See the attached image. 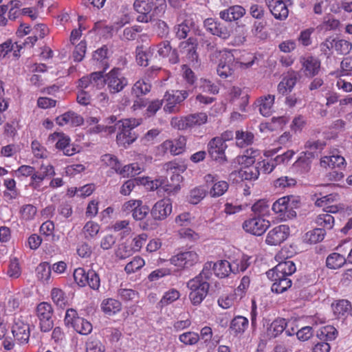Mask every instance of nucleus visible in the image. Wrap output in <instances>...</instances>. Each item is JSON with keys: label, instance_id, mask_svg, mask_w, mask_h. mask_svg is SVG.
Returning <instances> with one entry per match:
<instances>
[{"label": "nucleus", "instance_id": "f257e3e1", "mask_svg": "<svg viewBox=\"0 0 352 352\" xmlns=\"http://www.w3.org/2000/svg\"><path fill=\"white\" fill-rule=\"evenodd\" d=\"M135 10L139 14L137 21L148 23L155 17H162L167 8L166 0H135Z\"/></svg>", "mask_w": 352, "mask_h": 352}, {"label": "nucleus", "instance_id": "f03ea898", "mask_svg": "<svg viewBox=\"0 0 352 352\" xmlns=\"http://www.w3.org/2000/svg\"><path fill=\"white\" fill-rule=\"evenodd\" d=\"M255 57L250 55V60L248 62L235 61L234 56L230 52H224L221 56L217 72L222 78L231 76L234 69L240 66L241 68H248L254 64Z\"/></svg>", "mask_w": 352, "mask_h": 352}, {"label": "nucleus", "instance_id": "7ed1b4c3", "mask_svg": "<svg viewBox=\"0 0 352 352\" xmlns=\"http://www.w3.org/2000/svg\"><path fill=\"white\" fill-rule=\"evenodd\" d=\"M141 123L140 119L129 118L120 120L117 124L120 131L116 136V140L119 145L126 147L134 142L137 135L132 130Z\"/></svg>", "mask_w": 352, "mask_h": 352}, {"label": "nucleus", "instance_id": "20e7f679", "mask_svg": "<svg viewBox=\"0 0 352 352\" xmlns=\"http://www.w3.org/2000/svg\"><path fill=\"white\" fill-rule=\"evenodd\" d=\"M209 283L206 280H199V277H194L187 283V287L190 290L189 299L194 306L199 305L207 296L209 290Z\"/></svg>", "mask_w": 352, "mask_h": 352}, {"label": "nucleus", "instance_id": "39448f33", "mask_svg": "<svg viewBox=\"0 0 352 352\" xmlns=\"http://www.w3.org/2000/svg\"><path fill=\"white\" fill-rule=\"evenodd\" d=\"M107 85L110 94H118L122 91L128 85V79L123 75L119 68L112 69L102 78V83Z\"/></svg>", "mask_w": 352, "mask_h": 352}, {"label": "nucleus", "instance_id": "423d86ee", "mask_svg": "<svg viewBox=\"0 0 352 352\" xmlns=\"http://www.w3.org/2000/svg\"><path fill=\"white\" fill-rule=\"evenodd\" d=\"M54 167L50 164H42L38 170L30 178L29 186L33 190L38 192L43 191L46 187L43 186V181L55 175Z\"/></svg>", "mask_w": 352, "mask_h": 352}, {"label": "nucleus", "instance_id": "0eeeda50", "mask_svg": "<svg viewBox=\"0 0 352 352\" xmlns=\"http://www.w3.org/2000/svg\"><path fill=\"white\" fill-rule=\"evenodd\" d=\"M188 96V92L186 90L166 91L162 100L165 102L164 107V111L168 113L178 112L179 111V104Z\"/></svg>", "mask_w": 352, "mask_h": 352}, {"label": "nucleus", "instance_id": "6e6552de", "mask_svg": "<svg viewBox=\"0 0 352 352\" xmlns=\"http://www.w3.org/2000/svg\"><path fill=\"white\" fill-rule=\"evenodd\" d=\"M12 333L20 344H27L30 339V325L26 318L22 316H15L12 327Z\"/></svg>", "mask_w": 352, "mask_h": 352}, {"label": "nucleus", "instance_id": "1a4fd4ad", "mask_svg": "<svg viewBox=\"0 0 352 352\" xmlns=\"http://www.w3.org/2000/svg\"><path fill=\"white\" fill-rule=\"evenodd\" d=\"M199 261V256L194 250L180 252L170 258V263L180 269L190 268Z\"/></svg>", "mask_w": 352, "mask_h": 352}, {"label": "nucleus", "instance_id": "9d476101", "mask_svg": "<svg viewBox=\"0 0 352 352\" xmlns=\"http://www.w3.org/2000/svg\"><path fill=\"white\" fill-rule=\"evenodd\" d=\"M53 309L46 302L39 303L36 307V316L40 321V329L43 332H48L53 327Z\"/></svg>", "mask_w": 352, "mask_h": 352}, {"label": "nucleus", "instance_id": "9b49d317", "mask_svg": "<svg viewBox=\"0 0 352 352\" xmlns=\"http://www.w3.org/2000/svg\"><path fill=\"white\" fill-rule=\"evenodd\" d=\"M204 27L211 34L223 40H227L231 35V29L216 19H206L204 21Z\"/></svg>", "mask_w": 352, "mask_h": 352}, {"label": "nucleus", "instance_id": "f8f14e48", "mask_svg": "<svg viewBox=\"0 0 352 352\" xmlns=\"http://www.w3.org/2000/svg\"><path fill=\"white\" fill-rule=\"evenodd\" d=\"M270 226V222L259 216L250 218L243 223V230L254 235L261 236Z\"/></svg>", "mask_w": 352, "mask_h": 352}, {"label": "nucleus", "instance_id": "ddd939ff", "mask_svg": "<svg viewBox=\"0 0 352 352\" xmlns=\"http://www.w3.org/2000/svg\"><path fill=\"white\" fill-rule=\"evenodd\" d=\"M186 145V138L180 136L174 140L164 141L158 146V150L163 153H170L173 155H177L184 152Z\"/></svg>", "mask_w": 352, "mask_h": 352}, {"label": "nucleus", "instance_id": "4468645a", "mask_svg": "<svg viewBox=\"0 0 352 352\" xmlns=\"http://www.w3.org/2000/svg\"><path fill=\"white\" fill-rule=\"evenodd\" d=\"M228 146L219 137L213 138L208 144V152L210 157L217 162H224L227 160L226 149Z\"/></svg>", "mask_w": 352, "mask_h": 352}, {"label": "nucleus", "instance_id": "2eb2a0df", "mask_svg": "<svg viewBox=\"0 0 352 352\" xmlns=\"http://www.w3.org/2000/svg\"><path fill=\"white\" fill-rule=\"evenodd\" d=\"M289 234V226L287 225H280L274 228L267 233L265 242L270 245H277L285 241Z\"/></svg>", "mask_w": 352, "mask_h": 352}, {"label": "nucleus", "instance_id": "dca6fc26", "mask_svg": "<svg viewBox=\"0 0 352 352\" xmlns=\"http://www.w3.org/2000/svg\"><path fill=\"white\" fill-rule=\"evenodd\" d=\"M172 203L169 199H162L153 206L151 214L155 220L162 221L172 212Z\"/></svg>", "mask_w": 352, "mask_h": 352}, {"label": "nucleus", "instance_id": "f3484780", "mask_svg": "<svg viewBox=\"0 0 352 352\" xmlns=\"http://www.w3.org/2000/svg\"><path fill=\"white\" fill-rule=\"evenodd\" d=\"M300 63L302 65V70L306 76H314L318 74L320 60L317 57L306 55L300 57Z\"/></svg>", "mask_w": 352, "mask_h": 352}, {"label": "nucleus", "instance_id": "a211bd4d", "mask_svg": "<svg viewBox=\"0 0 352 352\" xmlns=\"http://www.w3.org/2000/svg\"><path fill=\"white\" fill-rule=\"evenodd\" d=\"M272 14L275 19L285 20L289 14V9L283 0H265Z\"/></svg>", "mask_w": 352, "mask_h": 352}, {"label": "nucleus", "instance_id": "6ab92c4d", "mask_svg": "<svg viewBox=\"0 0 352 352\" xmlns=\"http://www.w3.org/2000/svg\"><path fill=\"white\" fill-rule=\"evenodd\" d=\"M109 58L108 49L107 46L104 45L94 52L92 64L97 68L102 69V72H104L109 67Z\"/></svg>", "mask_w": 352, "mask_h": 352}, {"label": "nucleus", "instance_id": "aec40b11", "mask_svg": "<svg viewBox=\"0 0 352 352\" xmlns=\"http://www.w3.org/2000/svg\"><path fill=\"white\" fill-rule=\"evenodd\" d=\"M337 194H329L318 198L316 201V205L319 207H323V211L325 213L332 214L338 212L341 208L337 205H330L331 203L336 201L338 198Z\"/></svg>", "mask_w": 352, "mask_h": 352}, {"label": "nucleus", "instance_id": "412c9836", "mask_svg": "<svg viewBox=\"0 0 352 352\" xmlns=\"http://www.w3.org/2000/svg\"><path fill=\"white\" fill-rule=\"evenodd\" d=\"M275 100L274 95H265L258 98L256 103L259 107L261 114L265 117L270 116L273 112Z\"/></svg>", "mask_w": 352, "mask_h": 352}, {"label": "nucleus", "instance_id": "4be33fe9", "mask_svg": "<svg viewBox=\"0 0 352 352\" xmlns=\"http://www.w3.org/2000/svg\"><path fill=\"white\" fill-rule=\"evenodd\" d=\"M164 168L173 173L170 177V180L175 186H178L183 179L180 173H184L186 170V167L185 165L179 164L176 162H169L164 165Z\"/></svg>", "mask_w": 352, "mask_h": 352}, {"label": "nucleus", "instance_id": "5701e85b", "mask_svg": "<svg viewBox=\"0 0 352 352\" xmlns=\"http://www.w3.org/2000/svg\"><path fill=\"white\" fill-rule=\"evenodd\" d=\"M245 14V10L241 6H233L219 12L221 19L226 21H233L242 18Z\"/></svg>", "mask_w": 352, "mask_h": 352}, {"label": "nucleus", "instance_id": "b1692460", "mask_svg": "<svg viewBox=\"0 0 352 352\" xmlns=\"http://www.w3.org/2000/svg\"><path fill=\"white\" fill-rule=\"evenodd\" d=\"M296 82L297 76L296 73H288L278 85L277 89L278 93L283 96L290 93L296 85Z\"/></svg>", "mask_w": 352, "mask_h": 352}, {"label": "nucleus", "instance_id": "393cba45", "mask_svg": "<svg viewBox=\"0 0 352 352\" xmlns=\"http://www.w3.org/2000/svg\"><path fill=\"white\" fill-rule=\"evenodd\" d=\"M103 72H95L88 76H83L79 80L78 86L85 89L91 87H98L102 85Z\"/></svg>", "mask_w": 352, "mask_h": 352}, {"label": "nucleus", "instance_id": "a878e982", "mask_svg": "<svg viewBox=\"0 0 352 352\" xmlns=\"http://www.w3.org/2000/svg\"><path fill=\"white\" fill-rule=\"evenodd\" d=\"M249 325L247 318L242 316H235L230 322V330L234 336L243 334Z\"/></svg>", "mask_w": 352, "mask_h": 352}, {"label": "nucleus", "instance_id": "bb28decb", "mask_svg": "<svg viewBox=\"0 0 352 352\" xmlns=\"http://www.w3.org/2000/svg\"><path fill=\"white\" fill-rule=\"evenodd\" d=\"M208 190L204 186H195L190 189L187 197V201L192 205L200 203L206 196Z\"/></svg>", "mask_w": 352, "mask_h": 352}, {"label": "nucleus", "instance_id": "cd10ccee", "mask_svg": "<svg viewBox=\"0 0 352 352\" xmlns=\"http://www.w3.org/2000/svg\"><path fill=\"white\" fill-rule=\"evenodd\" d=\"M100 307L106 315L113 316L121 310L122 305L119 300L109 298L102 301Z\"/></svg>", "mask_w": 352, "mask_h": 352}, {"label": "nucleus", "instance_id": "c85d7f7f", "mask_svg": "<svg viewBox=\"0 0 352 352\" xmlns=\"http://www.w3.org/2000/svg\"><path fill=\"white\" fill-rule=\"evenodd\" d=\"M287 327V322L285 318H277L274 320L267 329L268 338H275L280 335Z\"/></svg>", "mask_w": 352, "mask_h": 352}, {"label": "nucleus", "instance_id": "c756f323", "mask_svg": "<svg viewBox=\"0 0 352 352\" xmlns=\"http://www.w3.org/2000/svg\"><path fill=\"white\" fill-rule=\"evenodd\" d=\"M296 270L295 263L291 260H286L280 262L273 269L270 270V274L273 275L274 273H279L281 274H287L292 276Z\"/></svg>", "mask_w": 352, "mask_h": 352}, {"label": "nucleus", "instance_id": "7c9ffc66", "mask_svg": "<svg viewBox=\"0 0 352 352\" xmlns=\"http://www.w3.org/2000/svg\"><path fill=\"white\" fill-rule=\"evenodd\" d=\"M289 197H283L276 201L272 207V210L277 214H280L282 219H285L289 215H286L287 211L289 209Z\"/></svg>", "mask_w": 352, "mask_h": 352}, {"label": "nucleus", "instance_id": "2f4dec72", "mask_svg": "<svg viewBox=\"0 0 352 352\" xmlns=\"http://www.w3.org/2000/svg\"><path fill=\"white\" fill-rule=\"evenodd\" d=\"M212 270L217 277L221 278H226L232 272L231 263L225 260L218 261L216 263H213Z\"/></svg>", "mask_w": 352, "mask_h": 352}, {"label": "nucleus", "instance_id": "473e14b6", "mask_svg": "<svg viewBox=\"0 0 352 352\" xmlns=\"http://www.w3.org/2000/svg\"><path fill=\"white\" fill-rule=\"evenodd\" d=\"M320 164L324 168H341L342 166H344L345 160L342 156L338 155L324 156L321 158Z\"/></svg>", "mask_w": 352, "mask_h": 352}, {"label": "nucleus", "instance_id": "72a5a7b5", "mask_svg": "<svg viewBox=\"0 0 352 352\" xmlns=\"http://www.w3.org/2000/svg\"><path fill=\"white\" fill-rule=\"evenodd\" d=\"M332 309L335 316L338 318L346 316L351 309V305L347 300H338L335 304H332Z\"/></svg>", "mask_w": 352, "mask_h": 352}, {"label": "nucleus", "instance_id": "f704fd0d", "mask_svg": "<svg viewBox=\"0 0 352 352\" xmlns=\"http://www.w3.org/2000/svg\"><path fill=\"white\" fill-rule=\"evenodd\" d=\"M259 155V151L253 150L252 148L245 151L243 155L238 157V163L241 167H245L248 166H255L254 162L256 157Z\"/></svg>", "mask_w": 352, "mask_h": 352}, {"label": "nucleus", "instance_id": "c9c22d12", "mask_svg": "<svg viewBox=\"0 0 352 352\" xmlns=\"http://www.w3.org/2000/svg\"><path fill=\"white\" fill-rule=\"evenodd\" d=\"M345 257L338 253L330 254L326 259V265L331 270H337L342 267L346 263Z\"/></svg>", "mask_w": 352, "mask_h": 352}, {"label": "nucleus", "instance_id": "e433bc0d", "mask_svg": "<svg viewBox=\"0 0 352 352\" xmlns=\"http://www.w3.org/2000/svg\"><path fill=\"white\" fill-rule=\"evenodd\" d=\"M259 174L260 170H258L257 166H248L245 167H241L238 171L239 177L242 180L256 179Z\"/></svg>", "mask_w": 352, "mask_h": 352}, {"label": "nucleus", "instance_id": "4c0bfd02", "mask_svg": "<svg viewBox=\"0 0 352 352\" xmlns=\"http://www.w3.org/2000/svg\"><path fill=\"white\" fill-rule=\"evenodd\" d=\"M326 234V231L320 228H315L307 232L304 236V241L309 243H317L322 241Z\"/></svg>", "mask_w": 352, "mask_h": 352}, {"label": "nucleus", "instance_id": "58836bf2", "mask_svg": "<svg viewBox=\"0 0 352 352\" xmlns=\"http://www.w3.org/2000/svg\"><path fill=\"white\" fill-rule=\"evenodd\" d=\"M100 230V226L93 221H87L82 228V232L86 239L91 240L95 239Z\"/></svg>", "mask_w": 352, "mask_h": 352}, {"label": "nucleus", "instance_id": "ea45409f", "mask_svg": "<svg viewBox=\"0 0 352 352\" xmlns=\"http://www.w3.org/2000/svg\"><path fill=\"white\" fill-rule=\"evenodd\" d=\"M338 331L336 329L331 326L327 325L322 327L317 331L316 336L320 340H324L327 341H331L337 337Z\"/></svg>", "mask_w": 352, "mask_h": 352}, {"label": "nucleus", "instance_id": "a19ab883", "mask_svg": "<svg viewBox=\"0 0 352 352\" xmlns=\"http://www.w3.org/2000/svg\"><path fill=\"white\" fill-rule=\"evenodd\" d=\"M37 213V208L32 204H25L19 209L20 219L21 221H30L34 219Z\"/></svg>", "mask_w": 352, "mask_h": 352}, {"label": "nucleus", "instance_id": "79ce46f5", "mask_svg": "<svg viewBox=\"0 0 352 352\" xmlns=\"http://www.w3.org/2000/svg\"><path fill=\"white\" fill-rule=\"evenodd\" d=\"M151 85L144 79L138 80L132 87V93L139 98L150 92Z\"/></svg>", "mask_w": 352, "mask_h": 352}, {"label": "nucleus", "instance_id": "37998d69", "mask_svg": "<svg viewBox=\"0 0 352 352\" xmlns=\"http://www.w3.org/2000/svg\"><path fill=\"white\" fill-rule=\"evenodd\" d=\"M250 258L246 255H242L240 258H238L230 263L232 266V272L236 274L245 271L250 264L249 261Z\"/></svg>", "mask_w": 352, "mask_h": 352}, {"label": "nucleus", "instance_id": "c03bdc74", "mask_svg": "<svg viewBox=\"0 0 352 352\" xmlns=\"http://www.w3.org/2000/svg\"><path fill=\"white\" fill-rule=\"evenodd\" d=\"M334 218L333 217L328 213L323 212L318 215L316 219V223L322 227V229L331 230L334 226Z\"/></svg>", "mask_w": 352, "mask_h": 352}, {"label": "nucleus", "instance_id": "a18cd8bd", "mask_svg": "<svg viewBox=\"0 0 352 352\" xmlns=\"http://www.w3.org/2000/svg\"><path fill=\"white\" fill-rule=\"evenodd\" d=\"M254 140V135L249 131H237L236 132V144L240 147L250 145Z\"/></svg>", "mask_w": 352, "mask_h": 352}, {"label": "nucleus", "instance_id": "49530a36", "mask_svg": "<svg viewBox=\"0 0 352 352\" xmlns=\"http://www.w3.org/2000/svg\"><path fill=\"white\" fill-rule=\"evenodd\" d=\"M208 121V116L206 113H197L186 116V122L189 128L201 126Z\"/></svg>", "mask_w": 352, "mask_h": 352}, {"label": "nucleus", "instance_id": "de8ad7c7", "mask_svg": "<svg viewBox=\"0 0 352 352\" xmlns=\"http://www.w3.org/2000/svg\"><path fill=\"white\" fill-rule=\"evenodd\" d=\"M74 330L82 335H88L92 331V324L83 318H77L72 326Z\"/></svg>", "mask_w": 352, "mask_h": 352}, {"label": "nucleus", "instance_id": "09e8293b", "mask_svg": "<svg viewBox=\"0 0 352 352\" xmlns=\"http://www.w3.org/2000/svg\"><path fill=\"white\" fill-rule=\"evenodd\" d=\"M274 283L272 285L271 289L273 292L276 294H282L291 287L292 281L290 278H285L280 280V278L272 280Z\"/></svg>", "mask_w": 352, "mask_h": 352}, {"label": "nucleus", "instance_id": "8fccbe9b", "mask_svg": "<svg viewBox=\"0 0 352 352\" xmlns=\"http://www.w3.org/2000/svg\"><path fill=\"white\" fill-rule=\"evenodd\" d=\"M49 140L55 142L56 147L58 149L63 151L70 144V139L68 136L65 135L63 133H54L49 137Z\"/></svg>", "mask_w": 352, "mask_h": 352}, {"label": "nucleus", "instance_id": "3c124183", "mask_svg": "<svg viewBox=\"0 0 352 352\" xmlns=\"http://www.w3.org/2000/svg\"><path fill=\"white\" fill-rule=\"evenodd\" d=\"M229 185L226 181H217L213 184L208 192L212 197L222 196L228 189Z\"/></svg>", "mask_w": 352, "mask_h": 352}, {"label": "nucleus", "instance_id": "603ef678", "mask_svg": "<svg viewBox=\"0 0 352 352\" xmlns=\"http://www.w3.org/2000/svg\"><path fill=\"white\" fill-rule=\"evenodd\" d=\"M144 265L145 261L141 256H136L126 265L124 271L127 274H131L140 270Z\"/></svg>", "mask_w": 352, "mask_h": 352}, {"label": "nucleus", "instance_id": "864d4df0", "mask_svg": "<svg viewBox=\"0 0 352 352\" xmlns=\"http://www.w3.org/2000/svg\"><path fill=\"white\" fill-rule=\"evenodd\" d=\"M180 342L186 346L196 344L199 340V335L194 331H186L180 334L178 337Z\"/></svg>", "mask_w": 352, "mask_h": 352}, {"label": "nucleus", "instance_id": "5fc2aeb1", "mask_svg": "<svg viewBox=\"0 0 352 352\" xmlns=\"http://www.w3.org/2000/svg\"><path fill=\"white\" fill-rule=\"evenodd\" d=\"M333 40V48L338 54H347L352 50V43L344 39Z\"/></svg>", "mask_w": 352, "mask_h": 352}, {"label": "nucleus", "instance_id": "6e6d98bb", "mask_svg": "<svg viewBox=\"0 0 352 352\" xmlns=\"http://www.w3.org/2000/svg\"><path fill=\"white\" fill-rule=\"evenodd\" d=\"M51 272V266L47 262L40 263L36 269V276L42 281L49 280Z\"/></svg>", "mask_w": 352, "mask_h": 352}, {"label": "nucleus", "instance_id": "4d7b16f0", "mask_svg": "<svg viewBox=\"0 0 352 352\" xmlns=\"http://www.w3.org/2000/svg\"><path fill=\"white\" fill-rule=\"evenodd\" d=\"M135 252L129 244L126 242L119 244L115 251V254L119 259H125L132 256Z\"/></svg>", "mask_w": 352, "mask_h": 352}, {"label": "nucleus", "instance_id": "13d9d810", "mask_svg": "<svg viewBox=\"0 0 352 352\" xmlns=\"http://www.w3.org/2000/svg\"><path fill=\"white\" fill-rule=\"evenodd\" d=\"M53 302L60 307L65 306L67 302V298L65 292L59 288H53L51 292Z\"/></svg>", "mask_w": 352, "mask_h": 352}, {"label": "nucleus", "instance_id": "bf43d9fd", "mask_svg": "<svg viewBox=\"0 0 352 352\" xmlns=\"http://www.w3.org/2000/svg\"><path fill=\"white\" fill-rule=\"evenodd\" d=\"M190 21L187 19L184 20L180 23H178L174 27L175 36L179 39L186 38L188 32H190Z\"/></svg>", "mask_w": 352, "mask_h": 352}, {"label": "nucleus", "instance_id": "052dcab7", "mask_svg": "<svg viewBox=\"0 0 352 352\" xmlns=\"http://www.w3.org/2000/svg\"><path fill=\"white\" fill-rule=\"evenodd\" d=\"M296 184V179L288 176L280 177L274 182V187L278 190H283L286 188L294 186Z\"/></svg>", "mask_w": 352, "mask_h": 352}, {"label": "nucleus", "instance_id": "680f3d73", "mask_svg": "<svg viewBox=\"0 0 352 352\" xmlns=\"http://www.w3.org/2000/svg\"><path fill=\"white\" fill-rule=\"evenodd\" d=\"M101 162L106 166L110 167L111 169H113L116 172L117 171V170H119L120 162L117 158V157L112 154L108 153L102 155Z\"/></svg>", "mask_w": 352, "mask_h": 352}, {"label": "nucleus", "instance_id": "e2e57ef3", "mask_svg": "<svg viewBox=\"0 0 352 352\" xmlns=\"http://www.w3.org/2000/svg\"><path fill=\"white\" fill-rule=\"evenodd\" d=\"M15 48L19 50V45L16 43H13L11 40H8L0 45V57L4 58L10 52L14 51V55L17 56L16 50Z\"/></svg>", "mask_w": 352, "mask_h": 352}, {"label": "nucleus", "instance_id": "0e129e2a", "mask_svg": "<svg viewBox=\"0 0 352 352\" xmlns=\"http://www.w3.org/2000/svg\"><path fill=\"white\" fill-rule=\"evenodd\" d=\"M270 205L266 200L260 199L253 204L252 210L259 216H265L269 212Z\"/></svg>", "mask_w": 352, "mask_h": 352}, {"label": "nucleus", "instance_id": "69168bd1", "mask_svg": "<svg viewBox=\"0 0 352 352\" xmlns=\"http://www.w3.org/2000/svg\"><path fill=\"white\" fill-rule=\"evenodd\" d=\"M199 88L204 92L212 94H218L219 90L217 84L207 79H201Z\"/></svg>", "mask_w": 352, "mask_h": 352}, {"label": "nucleus", "instance_id": "338daca9", "mask_svg": "<svg viewBox=\"0 0 352 352\" xmlns=\"http://www.w3.org/2000/svg\"><path fill=\"white\" fill-rule=\"evenodd\" d=\"M87 284L94 290H98L100 286L99 275L94 270H89L87 274Z\"/></svg>", "mask_w": 352, "mask_h": 352}, {"label": "nucleus", "instance_id": "774afa93", "mask_svg": "<svg viewBox=\"0 0 352 352\" xmlns=\"http://www.w3.org/2000/svg\"><path fill=\"white\" fill-rule=\"evenodd\" d=\"M87 352H104V346L97 339L90 338L86 343Z\"/></svg>", "mask_w": 352, "mask_h": 352}]
</instances>
